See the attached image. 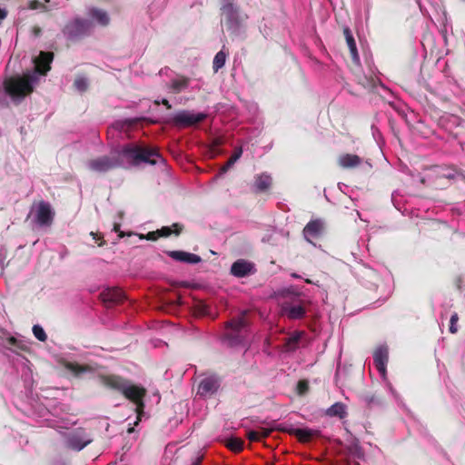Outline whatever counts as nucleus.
Listing matches in <instances>:
<instances>
[{
	"instance_id": "4c0bfd02",
	"label": "nucleus",
	"mask_w": 465,
	"mask_h": 465,
	"mask_svg": "<svg viewBox=\"0 0 465 465\" xmlns=\"http://www.w3.org/2000/svg\"><path fill=\"white\" fill-rule=\"evenodd\" d=\"M458 321H459V315L457 312H454L451 315L450 320V327H449L450 332L455 334L458 331V326H457Z\"/></svg>"
},
{
	"instance_id": "4be33fe9",
	"label": "nucleus",
	"mask_w": 465,
	"mask_h": 465,
	"mask_svg": "<svg viewBox=\"0 0 465 465\" xmlns=\"http://www.w3.org/2000/svg\"><path fill=\"white\" fill-rule=\"evenodd\" d=\"M282 312L291 320H298L305 316L306 311L302 304L284 303Z\"/></svg>"
},
{
	"instance_id": "a878e982",
	"label": "nucleus",
	"mask_w": 465,
	"mask_h": 465,
	"mask_svg": "<svg viewBox=\"0 0 465 465\" xmlns=\"http://www.w3.org/2000/svg\"><path fill=\"white\" fill-rule=\"evenodd\" d=\"M328 417H337L341 420L347 416V407L342 402H335L325 411Z\"/></svg>"
},
{
	"instance_id": "09e8293b",
	"label": "nucleus",
	"mask_w": 465,
	"mask_h": 465,
	"mask_svg": "<svg viewBox=\"0 0 465 465\" xmlns=\"http://www.w3.org/2000/svg\"><path fill=\"white\" fill-rule=\"evenodd\" d=\"M203 460V456H196L193 460L192 465H200Z\"/></svg>"
},
{
	"instance_id": "3c124183",
	"label": "nucleus",
	"mask_w": 465,
	"mask_h": 465,
	"mask_svg": "<svg viewBox=\"0 0 465 465\" xmlns=\"http://www.w3.org/2000/svg\"><path fill=\"white\" fill-rule=\"evenodd\" d=\"M33 32H34V35L38 36L40 34H41V28L40 27H37V26H35L33 28Z\"/></svg>"
},
{
	"instance_id": "7ed1b4c3",
	"label": "nucleus",
	"mask_w": 465,
	"mask_h": 465,
	"mask_svg": "<svg viewBox=\"0 0 465 465\" xmlns=\"http://www.w3.org/2000/svg\"><path fill=\"white\" fill-rule=\"evenodd\" d=\"M123 154L134 165L141 163L155 164L157 163V159L161 158V155L156 149L143 147L140 145L124 146L123 148Z\"/></svg>"
},
{
	"instance_id": "8fccbe9b",
	"label": "nucleus",
	"mask_w": 465,
	"mask_h": 465,
	"mask_svg": "<svg viewBox=\"0 0 465 465\" xmlns=\"http://www.w3.org/2000/svg\"><path fill=\"white\" fill-rule=\"evenodd\" d=\"M203 460V456H196L193 460L192 465H200Z\"/></svg>"
},
{
	"instance_id": "c03bdc74",
	"label": "nucleus",
	"mask_w": 465,
	"mask_h": 465,
	"mask_svg": "<svg viewBox=\"0 0 465 465\" xmlns=\"http://www.w3.org/2000/svg\"><path fill=\"white\" fill-rule=\"evenodd\" d=\"M114 231L118 233V237L119 238H124L125 235L127 236H134V232H128V233H125L124 232H122L120 230V224L119 223H114Z\"/></svg>"
},
{
	"instance_id": "f03ea898",
	"label": "nucleus",
	"mask_w": 465,
	"mask_h": 465,
	"mask_svg": "<svg viewBox=\"0 0 465 465\" xmlns=\"http://www.w3.org/2000/svg\"><path fill=\"white\" fill-rule=\"evenodd\" d=\"M248 313V311H242L240 315L225 323V330L222 338L225 345L234 347L244 341L250 324L247 319Z\"/></svg>"
},
{
	"instance_id": "2f4dec72",
	"label": "nucleus",
	"mask_w": 465,
	"mask_h": 465,
	"mask_svg": "<svg viewBox=\"0 0 465 465\" xmlns=\"http://www.w3.org/2000/svg\"><path fill=\"white\" fill-rule=\"evenodd\" d=\"M243 440L240 438L232 437L226 440L225 446L233 452H241L243 450Z\"/></svg>"
},
{
	"instance_id": "c85d7f7f",
	"label": "nucleus",
	"mask_w": 465,
	"mask_h": 465,
	"mask_svg": "<svg viewBox=\"0 0 465 465\" xmlns=\"http://www.w3.org/2000/svg\"><path fill=\"white\" fill-rule=\"evenodd\" d=\"M190 78L186 76H180L171 82V88L175 94L186 89L189 86Z\"/></svg>"
},
{
	"instance_id": "a211bd4d",
	"label": "nucleus",
	"mask_w": 465,
	"mask_h": 465,
	"mask_svg": "<svg viewBox=\"0 0 465 465\" xmlns=\"http://www.w3.org/2000/svg\"><path fill=\"white\" fill-rule=\"evenodd\" d=\"M102 383L111 389L123 393L129 381L117 375H104L101 377Z\"/></svg>"
},
{
	"instance_id": "412c9836",
	"label": "nucleus",
	"mask_w": 465,
	"mask_h": 465,
	"mask_svg": "<svg viewBox=\"0 0 465 465\" xmlns=\"http://www.w3.org/2000/svg\"><path fill=\"white\" fill-rule=\"evenodd\" d=\"M337 163L343 169H351L361 165L362 160L357 154L342 153L338 157Z\"/></svg>"
},
{
	"instance_id": "393cba45",
	"label": "nucleus",
	"mask_w": 465,
	"mask_h": 465,
	"mask_svg": "<svg viewBox=\"0 0 465 465\" xmlns=\"http://www.w3.org/2000/svg\"><path fill=\"white\" fill-rule=\"evenodd\" d=\"M88 15L102 26H107L110 24V17L107 12L103 9L92 7L89 9Z\"/></svg>"
},
{
	"instance_id": "a18cd8bd",
	"label": "nucleus",
	"mask_w": 465,
	"mask_h": 465,
	"mask_svg": "<svg viewBox=\"0 0 465 465\" xmlns=\"http://www.w3.org/2000/svg\"><path fill=\"white\" fill-rule=\"evenodd\" d=\"M90 234L92 235L93 239L98 242L99 246H104L105 244V241L103 240V235L101 233L92 232Z\"/></svg>"
},
{
	"instance_id": "f3484780",
	"label": "nucleus",
	"mask_w": 465,
	"mask_h": 465,
	"mask_svg": "<svg viewBox=\"0 0 465 465\" xmlns=\"http://www.w3.org/2000/svg\"><path fill=\"white\" fill-rule=\"evenodd\" d=\"M62 366L71 373H73L75 377H80L84 373H92L94 371V369L88 364H79L77 362L63 361H61Z\"/></svg>"
},
{
	"instance_id": "cd10ccee",
	"label": "nucleus",
	"mask_w": 465,
	"mask_h": 465,
	"mask_svg": "<svg viewBox=\"0 0 465 465\" xmlns=\"http://www.w3.org/2000/svg\"><path fill=\"white\" fill-rule=\"evenodd\" d=\"M183 230V225L178 223H173L171 227L163 226L161 229H158L160 237H169L172 234L178 236Z\"/></svg>"
},
{
	"instance_id": "ddd939ff",
	"label": "nucleus",
	"mask_w": 465,
	"mask_h": 465,
	"mask_svg": "<svg viewBox=\"0 0 465 465\" xmlns=\"http://www.w3.org/2000/svg\"><path fill=\"white\" fill-rule=\"evenodd\" d=\"M223 15H224L229 28L237 29L241 21L239 17V7L232 2H228L222 6Z\"/></svg>"
},
{
	"instance_id": "603ef678",
	"label": "nucleus",
	"mask_w": 465,
	"mask_h": 465,
	"mask_svg": "<svg viewBox=\"0 0 465 465\" xmlns=\"http://www.w3.org/2000/svg\"><path fill=\"white\" fill-rule=\"evenodd\" d=\"M9 341L11 344H14L16 341V340H15V338L12 337L9 339Z\"/></svg>"
},
{
	"instance_id": "c756f323",
	"label": "nucleus",
	"mask_w": 465,
	"mask_h": 465,
	"mask_svg": "<svg viewBox=\"0 0 465 465\" xmlns=\"http://www.w3.org/2000/svg\"><path fill=\"white\" fill-rule=\"evenodd\" d=\"M242 154V147L235 148L234 152L230 156V158L225 163V164L221 167V169H220L221 173H225L240 159Z\"/></svg>"
},
{
	"instance_id": "7c9ffc66",
	"label": "nucleus",
	"mask_w": 465,
	"mask_h": 465,
	"mask_svg": "<svg viewBox=\"0 0 465 465\" xmlns=\"http://www.w3.org/2000/svg\"><path fill=\"white\" fill-rule=\"evenodd\" d=\"M228 56V53H225L223 50L219 51L213 61V69L214 73H217L220 69H222L226 62Z\"/></svg>"
},
{
	"instance_id": "6ab92c4d",
	"label": "nucleus",
	"mask_w": 465,
	"mask_h": 465,
	"mask_svg": "<svg viewBox=\"0 0 465 465\" xmlns=\"http://www.w3.org/2000/svg\"><path fill=\"white\" fill-rule=\"evenodd\" d=\"M323 231V223L321 220L310 221L303 229V235L307 242H312L311 238H318Z\"/></svg>"
},
{
	"instance_id": "e433bc0d",
	"label": "nucleus",
	"mask_w": 465,
	"mask_h": 465,
	"mask_svg": "<svg viewBox=\"0 0 465 465\" xmlns=\"http://www.w3.org/2000/svg\"><path fill=\"white\" fill-rule=\"evenodd\" d=\"M134 236H138V238L140 240L145 239V240H148V241H156L158 238H160L158 230L153 231V232H149L146 234H135L134 233Z\"/></svg>"
},
{
	"instance_id": "de8ad7c7",
	"label": "nucleus",
	"mask_w": 465,
	"mask_h": 465,
	"mask_svg": "<svg viewBox=\"0 0 465 465\" xmlns=\"http://www.w3.org/2000/svg\"><path fill=\"white\" fill-rule=\"evenodd\" d=\"M156 104H160V102L159 101H155L154 102ZM161 104H163L167 109H171L172 108V104L169 103V101L167 99H163L161 101Z\"/></svg>"
},
{
	"instance_id": "dca6fc26",
	"label": "nucleus",
	"mask_w": 465,
	"mask_h": 465,
	"mask_svg": "<svg viewBox=\"0 0 465 465\" xmlns=\"http://www.w3.org/2000/svg\"><path fill=\"white\" fill-rule=\"evenodd\" d=\"M54 59V54L51 52H40L39 56L35 59V70L40 74H46L51 69L50 64Z\"/></svg>"
},
{
	"instance_id": "473e14b6",
	"label": "nucleus",
	"mask_w": 465,
	"mask_h": 465,
	"mask_svg": "<svg viewBox=\"0 0 465 465\" xmlns=\"http://www.w3.org/2000/svg\"><path fill=\"white\" fill-rule=\"evenodd\" d=\"M33 333L35 337L40 341H45L47 339V335L44 329L40 325H34Z\"/></svg>"
},
{
	"instance_id": "4468645a",
	"label": "nucleus",
	"mask_w": 465,
	"mask_h": 465,
	"mask_svg": "<svg viewBox=\"0 0 465 465\" xmlns=\"http://www.w3.org/2000/svg\"><path fill=\"white\" fill-rule=\"evenodd\" d=\"M254 264L243 259H239L231 266V273L238 278L246 277L255 272Z\"/></svg>"
},
{
	"instance_id": "5701e85b",
	"label": "nucleus",
	"mask_w": 465,
	"mask_h": 465,
	"mask_svg": "<svg viewBox=\"0 0 465 465\" xmlns=\"http://www.w3.org/2000/svg\"><path fill=\"white\" fill-rule=\"evenodd\" d=\"M290 435L295 436L301 443H308L313 438L320 436V431L308 428L293 429L290 431Z\"/></svg>"
},
{
	"instance_id": "79ce46f5",
	"label": "nucleus",
	"mask_w": 465,
	"mask_h": 465,
	"mask_svg": "<svg viewBox=\"0 0 465 465\" xmlns=\"http://www.w3.org/2000/svg\"><path fill=\"white\" fill-rule=\"evenodd\" d=\"M257 430H258L260 439L262 440V439L269 437L270 434L272 433V431H273V429L272 426L271 428H259Z\"/></svg>"
},
{
	"instance_id": "a19ab883",
	"label": "nucleus",
	"mask_w": 465,
	"mask_h": 465,
	"mask_svg": "<svg viewBox=\"0 0 465 465\" xmlns=\"http://www.w3.org/2000/svg\"><path fill=\"white\" fill-rule=\"evenodd\" d=\"M297 390L299 394H304L309 390V384L308 381L305 380L299 381L297 384Z\"/></svg>"
},
{
	"instance_id": "9d476101",
	"label": "nucleus",
	"mask_w": 465,
	"mask_h": 465,
	"mask_svg": "<svg viewBox=\"0 0 465 465\" xmlns=\"http://www.w3.org/2000/svg\"><path fill=\"white\" fill-rule=\"evenodd\" d=\"M100 298L107 308L118 305L126 299L124 292L116 287L104 290L100 293Z\"/></svg>"
},
{
	"instance_id": "b1692460",
	"label": "nucleus",
	"mask_w": 465,
	"mask_h": 465,
	"mask_svg": "<svg viewBox=\"0 0 465 465\" xmlns=\"http://www.w3.org/2000/svg\"><path fill=\"white\" fill-rule=\"evenodd\" d=\"M343 35L345 36L352 62L356 64H360V55H359V53L357 50L356 42L353 38V35H352L350 28H348V27L344 28Z\"/></svg>"
},
{
	"instance_id": "9b49d317",
	"label": "nucleus",
	"mask_w": 465,
	"mask_h": 465,
	"mask_svg": "<svg viewBox=\"0 0 465 465\" xmlns=\"http://www.w3.org/2000/svg\"><path fill=\"white\" fill-rule=\"evenodd\" d=\"M54 213L49 203L40 201L35 211V222L41 226L51 225Z\"/></svg>"
},
{
	"instance_id": "ea45409f",
	"label": "nucleus",
	"mask_w": 465,
	"mask_h": 465,
	"mask_svg": "<svg viewBox=\"0 0 465 465\" xmlns=\"http://www.w3.org/2000/svg\"><path fill=\"white\" fill-rule=\"evenodd\" d=\"M272 426L273 430H279V431H282V432H286L288 434H290V431L294 429V428H292L291 426H288L286 424L276 425L275 421H273V425H272Z\"/></svg>"
},
{
	"instance_id": "2eb2a0df",
	"label": "nucleus",
	"mask_w": 465,
	"mask_h": 465,
	"mask_svg": "<svg viewBox=\"0 0 465 465\" xmlns=\"http://www.w3.org/2000/svg\"><path fill=\"white\" fill-rule=\"evenodd\" d=\"M389 361V351L386 346L378 347L373 352V361L380 373H386V366Z\"/></svg>"
},
{
	"instance_id": "58836bf2",
	"label": "nucleus",
	"mask_w": 465,
	"mask_h": 465,
	"mask_svg": "<svg viewBox=\"0 0 465 465\" xmlns=\"http://www.w3.org/2000/svg\"><path fill=\"white\" fill-rule=\"evenodd\" d=\"M194 312L197 315H205L209 312V307L203 303H198L194 307Z\"/></svg>"
},
{
	"instance_id": "49530a36",
	"label": "nucleus",
	"mask_w": 465,
	"mask_h": 465,
	"mask_svg": "<svg viewBox=\"0 0 465 465\" xmlns=\"http://www.w3.org/2000/svg\"><path fill=\"white\" fill-rule=\"evenodd\" d=\"M365 401H367L368 404L379 403L380 402L379 399H377L374 395H372V396H366Z\"/></svg>"
},
{
	"instance_id": "aec40b11",
	"label": "nucleus",
	"mask_w": 465,
	"mask_h": 465,
	"mask_svg": "<svg viewBox=\"0 0 465 465\" xmlns=\"http://www.w3.org/2000/svg\"><path fill=\"white\" fill-rule=\"evenodd\" d=\"M167 254L175 261L190 264H196L202 261L199 255L183 251H171Z\"/></svg>"
},
{
	"instance_id": "6e6552de",
	"label": "nucleus",
	"mask_w": 465,
	"mask_h": 465,
	"mask_svg": "<svg viewBox=\"0 0 465 465\" xmlns=\"http://www.w3.org/2000/svg\"><path fill=\"white\" fill-rule=\"evenodd\" d=\"M120 165V162L116 157H110L107 155L100 156L94 159H91L88 162V167L91 171L104 173L113 169L117 168Z\"/></svg>"
},
{
	"instance_id": "f257e3e1",
	"label": "nucleus",
	"mask_w": 465,
	"mask_h": 465,
	"mask_svg": "<svg viewBox=\"0 0 465 465\" xmlns=\"http://www.w3.org/2000/svg\"><path fill=\"white\" fill-rule=\"evenodd\" d=\"M36 81L37 76L31 73H25L22 76H10L3 82V90L14 104H18L34 92V84Z\"/></svg>"
},
{
	"instance_id": "1a4fd4ad",
	"label": "nucleus",
	"mask_w": 465,
	"mask_h": 465,
	"mask_svg": "<svg viewBox=\"0 0 465 465\" xmlns=\"http://www.w3.org/2000/svg\"><path fill=\"white\" fill-rule=\"evenodd\" d=\"M220 385L221 381L217 375L205 376L199 382L197 394L202 398H210L217 392Z\"/></svg>"
},
{
	"instance_id": "bb28decb",
	"label": "nucleus",
	"mask_w": 465,
	"mask_h": 465,
	"mask_svg": "<svg viewBox=\"0 0 465 465\" xmlns=\"http://www.w3.org/2000/svg\"><path fill=\"white\" fill-rule=\"evenodd\" d=\"M272 183L271 175L267 173H261L255 177L254 187L257 192L262 193L267 191Z\"/></svg>"
},
{
	"instance_id": "864d4df0",
	"label": "nucleus",
	"mask_w": 465,
	"mask_h": 465,
	"mask_svg": "<svg viewBox=\"0 0 465 465\" xmlns=\"http://www.w3.org/2000/svg\"><path fill=\"white\" fill-rule=\"evenodd\" d=\"M133 431H134V428H129L127 430L128 433H132Z\"/></svg>"
},
{
	"instance_id": "423d86ee",
	"label": "nucleus",
	"mask_w": 465,
	"mask_h": 465,
	"mask_svg": "<svg viewBox=\"0 0 465 465\" xmlns=\"http://www.w3.org/2000/svg\"><path fill=\"white\" fill-rule=\"evenodd\" d=\"M207 118L204 113L192 114L190 111L182 110L173 117L166 119L165 124L177 128H186L203 122Z\"/></svg>"
},
{
	"instance_id": "f8f14e48",
	"label": "nucleus",
	"mask_w": 465,
	"mask_h": 465,
	"mask_svg": "<svg viewBox=\"0 0 465 465\" xmlns=\"http://www.w3.org/2000/svg\"><path fill=\"white\" fill-rule=\"evenodd\" d=\"M91 441L92 440L87 437L85 431L83 429H78L68 436L66 445L69 449L79 451L91 443Z\"/></svg>"
},
{
	"instance_id": "f704fd0d",
	"label": "nucleus",
	"mask_w": 465,
	"mask_h": 465,
	"mask_svg": "<svg viewBox=\"0 0 465 465\" xmlns=\"http://www.w3.org/2000/svg\"><path fill=\"white\" fill-rule=\"evenodd\" d=\"M74 85L80 92H84V91H86V89L88 87V83L84 77L78 76L75 78V80L74 82Z\"/></svg>"
},
{
	"instance_id": "72a5a7b5",
	"label": "nucleus",
	"mask_w": 465,
	"mask_h": 465,
	"mask_svg": "<svg viewBox=\"0 0 465 465\" xmlns=\"http://www.w3.org/2000/svg\"><path fill=\"white\" fill-rule=\"evenodd\" d=\"M49 2L50 0H44V2L40 0H32L29 3V8L32 10L42 9L43 11H47L48 8L46 7L45 3Z\"/></svg>"
},
{
	"instance_id": "37998d69",
	"label": "nucleus",
	"mask_w": 465,
	"mask_h": 465,
	"mask_svg": "<svg viewBox=\"0 0 465 465\" xmlns=\"http://www.w3.org/2000/svg\"><path fill=\"white\" fill-rule=\"evenodd\" d=\"M246 437L250 441H260V436L258 430H248L246 433Z\"/></svg>"
},
{
	"instance_id": "c9c22d12",
	"label": "nucleus",
	"mask_w": 465,
	"mask_h": 465,
	"mask_svg": "<svg viewBox=\"0 0 465 465\" xmlns=\"http://www.w3.org/2000/svg\"><path fill=\"white\" fill-rule=\"evenodd\" d=\"M300 339H301V333L296 332L288 338L286 345L289 347L290 350H294L296 348V345L299 342Z\"/></svg>"
},
{
	"instance_id": "0eeeda50",
	"label": "nucleus",
	"mask_w": 465,
	"mask_h": 465,
	"mask_svg": "<svg viewBox=\"0 0 465 465\" xmlns=\"http://www.w3.org/2000/svg\"><path fill=\"white\" fill-rule=\"evenodd\" d=\"M427 178L430 180L446 179L451 181L465 179V173L462 170L457 169L454 166L434 165L429 169Z\"/></svg>"
},
{
	"instance_id": "20e7f679",
	"label": "nucleus",
	"mask_w": 465,
	"mask_h": 465,
	"mask_svg": "<svg viewBox=\"0 0 465 465\" xmlns=\"http://www.w3.org/2000/svg\"><path fill=\"white\" fill-rule=\"evenodd\" d=\"M122 394L135 405L136 421L134 425H137L145 415V404L143 400L147 394V391L142 386L132 384L128 381Z\"/></svg>"
},
{
	"instance_id": "39448f33",
	"label": "nucleus",
	"mask_w": 465,
	"mask_h": 465,
	"mask_svg": "<svg viewBox=\"0 0 465 465\" xmlns=\"http://www.w3.org/2000/svg\"><path fill=\"white\" fill-rule=\"evenodd\" d=\"M91 27V22L76 17L64 25L63 34L68 40L76 41L90 34Z\"/></svg>"
}]
</instances>
